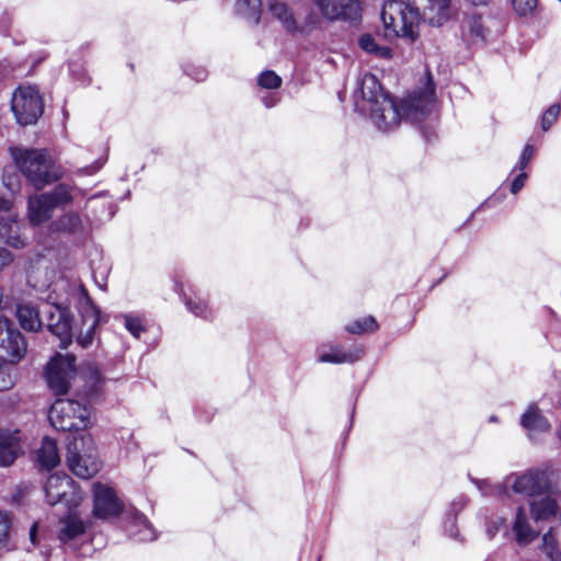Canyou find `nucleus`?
I'll return each mask as SVG.
<instances>
[{
	"mask_svg": "<svg viewBox=\"0 0 561 561\" xmlns=\"http://www.w3.org/2000/svg\"><path fill=\"white\" fill-rule=\"evenodd\" d=\"M477 488L480 490L483 496H493L500 500L510 497L511 482H507V478L503 483L492 484L489 480H473Z\"/></svg>",
	"mask_w": 561,
	"mask_h": 561,
	"instance_id": "nucleus-30",
	"label": "nucleus"
},
{
	"mask_svg": "<svg viewBox=\"0 0 561 561\" xmlns=\"http://www.w3.org/2000/svg\"><path fill=\"white\" fill-rule=\"evenodd\" d=\"M92 438L89 435L75 437L67 446V465L69 470L81 479H89L101 469V462L95 449L92 447Z\"/></svg>",
	"mask_w": 561,
	"mask_h": 561,
	"instance_id": "nucleus-5",
	"label": "nucleus"
},
{
	"mask_svg": "<svg viewBox=\"0 0 561 561\" xmlns=\"http://www.w3.org/2000/svg\"><path fill=\"white\" fill-rule=\"evenodd\" d=\"M50 228L55 232L67 234H79L85 231L83 220L76 211L65 213L51 222Z\"/></svg>",
	"mask_w": 561,
	"mask_h": 561,
	"instance_id": "nucleus-24",
	"label": "nucleus"
},
{
	"mask_svg": "<svg viewBox=\"0 0 561 561\" xmlns=\"http://www.w3.org/2000/svg\"><path fill=\"white\" fill-rule=\"evenodd\" d=\"M11 108L19 124L31 125L43 114V101L36 88L19 87L12 95Z\"/></svg>",
	"mask_w": 561,
	"mask_h": 561,
	"instance_id": "nucleus-6",
	"label": "nucleus"
},
{
	"mask_svg": "<svg viewBox=\"0 0 561 561\" xmlns=\"http://www.w3.org/2000/svg\"><path fill=\"white\" fill-rule=\"evenodd\" d=\"M93 495V513L96 517L106 518L121 513L123 508L122 503L112 488L101 483H94Z\"/></svg>",
	"mask_w": 561,
	"mask_h": 561,
	"instance_id": "nucleus-15",
	"label": "nucleus"
},
{
	"mask_svg": "<svg viewBox=\"0 0 561 561\" xmlns=\"http://www.w3.org/2000/svg\"><path fill=\"white\" fill-rule=\"evenodd\" d=\"M490 422H497V417H496L495 415H492V416L490 417Z\"/></svg>",
	"mask_w": 561,
	"mask_h": 561,
	"instance_id": "nucleus-52",
	"label": "nucleus"
},
{
	"mask_svg": "<svg viewBox=\"0 0 561 561\" xmlns=\"http://www.w3.org/2000/svg\"><path fill=\"white\" fill-rule=\"evenodd\" d=\"M14 382L13 367L10 364L0 362V391L12 388Z\"/></svg>",
	"mask_w": 561,
	"mask_h": 561,
	"instance_id": "nucleus-41",
	"label": "nucleus"
},
{
	"mask_svg": "<svg viewBox=\"0 0 561 561\" xmlns=\"http://www.w3.org/2000/svg\"><path fill=\"white\" fill-rule=\"evenodd\" d=\"M131 527L138 528L137 531L130 529L134 537L139 541H152L157 538L156 531L148 518L139 511H134L131 515Z\"/></svg>",
	"mask_w": 561,
	"mask_h": 561,
	"instance_id": "nucleus-28",
	"label": "nucleus"
},
{
	"mask_svg": "<svg viewBox=\"0 0 561 561\" xmlns=\"http://www.w3.org/2000/svg\"><path fill=\"white\" fill-rule=\"evenodd\" d=\"M39 314H42L41 310L30 304L16 306L15 316L20 325L26 331L37 332L42 329L43 321Z\"/></svg>",
	"mask_w": 561,
	"mask_h": 561,
	"instance_id": "nucleus-26",
	"label": "nucleus"
},
{
	"mask_svg": "<svg viewBox=\"0 0 561 561\" xmlns=\"http://www.w3.org/2000/svg\"><path fill=\"white\" fill-rule=\"evenodd\" d=\"M520 425L530 434L547 432L550 427L549 421L535 403L530 404L522 415Z\"/></svg>",
	"mask_w": 561,
	"mask_h": 561,
	"instance_id": "nucleus-25",
	"label": "nucleus"
},
{
	"mask_svg": "<svg viewBox=\"0 0 561 561\" xmlns=\"http://www.w3.org/2000/svg\"><path fill=\"white\" fill-rule=\"evenodd\" d=\"M35 461L42 469L50 470L59 465L60 456L57 444L49 437H44L41 447L35 451Z\"/></svg>",
	"mask_w": 561,
	"mask_h": 561,
	"instance_id": "nucleus-21",
	"label": "nucleus"
},
{
	"mask_svg": "<svg viewBox=\"0 0 561 561\" xmlns=\"http://www.w3.org/2000/svg\"><path fill=\"white\" fill-rule=\"evenodd\" d=\"M44 490L47 503L50 505L65 503L66 506L71 507L77 505L80 500L75 481L65 473L50 474L45 483Z\"/></svg>",
	"mask_w": 561,
	"mask_h": 561,
	"instance_id": "nucleus-12",
	"label": "nucleus"
},
{
	"mask_svg": "<svg viewBox=\"0 0 561 561\" xmlns=\"http://www.w3.org/2000/svg\"><path fill=\"white\" fill-rule=\"evenodd\" d=\"M512 537L517 546L526 547L531 543L539 535L529 522L528 515L524 507H518L512 524Z\"/></svg>",
	"mask_w": 561,
	"mask_h": 561,
	"instance_id": "nucleus-17",
	"label": "nucleus"
},
{
	"mask_svg": "<svg viewBox=\"0 0 561 561\" xmlns=\"http://www.w3.org/2000/svg\"><path fill=\"white\" fill-rule=\"evenodd\" d=\"M537 3V0H512L513 8L519 15L531 13L536 9Z\"/></svg>",
	"mask_w": 561,
	"mask_h": 561,
	"instance_id": "nucleus-43",
	"label": "nucleus"
},
{
	"mask_svg": "<svg viewBox=\"0 0 561 561\" xmlns=\"http://www.w3.org/2000/svg\"><path fill=\"white\" fill-rule=\"evenodd\" d=\"M186 73L197 82H202L207 78V71L204 68L192 69V71H186Z\"/></svg>",
	"mask_w": 561,
	"mask_h": 561,
	"instance_id": "nucleus-48",
	"label": "nucleus"
},
{
	"mask_svg": "<svg viewBox=\"0 0 561 561\" xmlns=\"http://www.w3.org/2000/svg\"><path fill=\"white\" fill-rule=\"evenodd\" d=\"M514 493L535 497L548 494L551 491V482L546 471L529 469L524 473H513L507 477Z\"/></svg>",
	"mask_w": 561,
	"mask_h": 561,
	"instance_id": "nucleus-8",
	"label": "nucleus"
},
{
	"mask_svg": "<svg viewBox=\"0 0 561 561\" xmlns=\"http://www.w3.org/2000/svg\"><path fill=\"white\" fill-rule=\"evenodd\" d=\"M359 93L365 102V110L369 111L370 119L382 131L396 128L403 117L413 123L421 122L434 107V87L409 95L398 105L371 73L363 76Z\"/></svg>",
	"mask_w": 561,
	"mask_h": 561,
	"instance_id": "nucleus-1",
	"label": "nucleus"
},
{
	"mask_svg": "<svg viewBox=\"0 0 561 561\" xmlns=\"http://www.w3.org/2000/svg\"><path fill=\"white\" fill-rule=\"evenodd\" d=\"M10 526L11 515L8 512H0V551L10 549Z\"/></svg>",
	"mask_w": 561,
	"mask_h": 561,
	"instance_id": "nucleus-39",
	"label": "nucleus"
},
{
	"mask_svg": "<svg viewBox=\"0 0 561 561\" xmlns=\"http://www.w3.org/2000/svg\"><path fill=\"white\" fill-rule=\"evenodd\" d=\"M91 407L71 399H57L50 407L48 419L58 431H81L91 424Z\"/></svg>",
	"mask_w": 561,
	"mask_h": 561,
	"instance_id": "nucleus-4",
	"label": "nucleus"
},
{
	"mask_svg": "<svg viewBox=\"0 0 561 561\" xmlns=\"http://www.w3.org/2000/svg\"><path fill=\"white\" fill-rule=\"evenodd\" d=\"M270 11L274 18H276L285 27V30L295 34V28L297 27V18L290 12L289 8L277 0H272L270 2Z\"/></svg>",
	"mask_w": 561,
	"mask_h": 561,
	"instance_id": "nucleus-29",
	"label": "nucleus"
},
{
	"mask_svg": "<svg viewBox=\"0 0 561 561\" xmlns=\"http://www.w3.org/2000/svg\"><path fill=\"white\" fill-rule=\"evenodd\" d=\"M27 205L28 220L34 226H38L50 219L53 211L55 210L54 205L45 193L31 196Z\"/></svg>",
	"mask_w": 561,
	"mask_h": 561,
	"instance_id": "nucleus-18",
	"label": "nucleus"
},
{
	"mask_svg": "<svg viewBox=\"0 0 561 561\" xmlns=\"http://www.w3.org/2000/svg\"><path fill=\"white\" fill-rule=\"evenodd\" d=\"M30 540L32 545L34 546L36 543V536H37V524L34 523L28 531Z\"/></svg>",
	"mask_w": 561,
	"mask_h": 561,
	"instance_id": "nucleus-51",
	"label": "nucleus"
},
{
	"mask_svg": "<svg viewBox=\"0 0 561 561\" xmlns=\"http://www.w3.org/2000/svg\"><path fill=\"white\" fill-rule=\"evenodd\" d=\"M262 102L266 107H273L277 104L278 99L273 94L262 96Z\"/></svg>",
	"mask_w": 561,
	"mask_h": 561,
	"instance_id": "nucleus-49",
	"label": "nucleus"
},
{
	"mask_svg": "<svg viewBox=\"0 0 561 561\" xmlns=\"http://www.w3.org/2000/svg\"><path fill=\"white\" fill-rule=\"evenodd\" d=\"M48 331L59 340V347L66 348L72 342L71 317L66 308L56 304H44L41 308Z\"/></svg>",
	"mask_w": 561,
	"mask_h": 561,
	"instance_id": "nucleus-9",
	"label": "nucleus"
},
{
	"mask_svg": "<svg viewBox=\"0 0 561 561\" xmlns=\"http://www.w3.org/2000/svg\"><path fill=\"white\" fill-rule=\"evenodd\" d=\"M451 528H454V525H451ZM450 536L451 537H456L457 536V533H454L453 529H450Z\"/></svg>",
	"mask_w": 561,
	"mask_h": 561,
	"instance_id": "nucleus-53",
	"label": "nucleus"
},
{
	"mask_svg": "<svg viewBox=\"0 0 561 561\" xmlns=\"http://www.w3.org/2000/svg\"><path fill=\"white\" fill-rule=\"evenodd\" d=\"M184 302L187 310L194 316L206 320L213 319L214 311L204 299L199 297L185 298Z\"/></svg>",
	"mask_w": 561,
	"mask_h": 561,
	"instance_id": "nucleus-36",
	"label": "nucleus"
},
{
	"mask_svg": "<svg viewBox=\"0 0 561 561\" xmlns=\"http://www.w3.org/2000/svg\"><path fill=\"white\" fill-rule=\"evenodd\" d=\"M257 83L263 89L274 90L280 87L282 78L276 72L266 70L259 76Z\"/></svg>",
	"mask_w": 561,
	"mask_h": 561,
	"instance_id": "nucleus-40",
	"label": "nucleus"
},
{
	"mask_svg": "<svg viewBox=\"0 0 561 561\" xmlns=\"http://www.w3.org/2000/svg\"><path fill=\"white\" fill-rule=\"evenodd\" d=\"M358 45L368 54H373L385 59H390L392 57L391 49L387 46L378 45L375 38L369 34L362 35L358 39Z\"/></svg>",
	"mask_w": 561,
	"mask_h": 561,
	"instance_id": "nucleus-32",
	"label": "nucleus"
},
{
	"mask_svg": "<svg viewBox=\"0 0 561 561\" xmlns=\"http://www.w3.org/2000/svg\"><path fill=\"white\" fill-rule=\"evenodd\" d=\"M378 328L377 321L374 317L368 316L353 321L345 327V330L351 334L371 333Z\"/></svg>",
	"mask_w": 561,
	"mask_h": 561,
	"instance_id": "nucleus-37",
	"label": "nucleus"
},
{
	"mask_svg": "<svg viewBox=\"0 0 561 561\" xmlns=\"http://www.w3.org/2000/svg\"><path fill=\"white\" fill-rule=\"evenodd\" d=\"M103 165V162H94L93 164L91 165H88L83 169V173L87 174V175H91V174H94L95 172H98Z\"/></svg>",
	"mask_w": 561,
	"mask_h": 561,
	"instance_id": "nucleus-50",
	"label": "nucleus"
},
{
	"mask_svg": "<svg viewBox=\"0 0 561 561\" xmlns=\"http://www.w3.org/2000/svg\"><path fill=\"white\" fill-rule=\"evenodd\" d=\"M85 523L76 515H68L59 520L57 537L62 545H67L85 533Z\"/></svg>",
	"mask_w": 561,
	"mask_h": 561,
	"instance_id": "nucleus-22",
	"label": "nucleus"
},
{
	"mask_svg": "<svg viewBox=\"0 0 561 561\" xmlns=\"http://www.w3.org/2000/svg\"><path fill=\"white\" fill-rule=\"evenodd\" d=\"M10 154L16 168L36 190H42L61 178L59 168L44 149L11 147Z\"/></svg>",
	"mask_w": 561,
	"mask_h": 561,
	"instance_id": "nucleus-2",
	"label": "nucleus"
},
{
	"mask_svg": "<svg viewBox=\"0 0 561 561\" xmlns=\"http://www.w3.org/2000/svg\"><path fill=\"white\" fill-rule=\"evenodd\" d=\"M21 433L19 430L0 428V467L11 466L21 455Z\"/></svg>",
	"mask_w": 561,
	"mask_h": 561,
	"instance_id": "nucleus-16",
	"label": "nucleus"
},
{
	"mask_svg": "<svg viewBox=\"0 0 561 561\" xmlns=\"http://www.w3.org/2000/svg\"><path fill=\"white\" fill-rule=\"evenodd\" d=\"M504 524H505V519L502 517H497L496 519L489 523L488 527H486V534H488L489 538L492 539L500 531V529L504 526Z\"/></svg>",
	"mask_w": 561,
	"mask_h": 561,
	"instance_id": "nucleus-45",
	"label": "nucleus"
},
{
	"mask_svg": "<svg viewBox=\"0 0 561 561\" xmlns=\"http://www.w3.org/2000/svg\"><path fill=\"white\" fill-rule=\"evenodd\" d=\"M423 19L432 26H440L450 19V0H426Z\"/></svg>",
	"mask_w": 561,
	"mask_h": 561,
	"instance_id": "nucleus-20",
	"label": "nucleus"
},
{
	"mask_svg": "<svg viewBox=\"0 0 561 561\" xmlns=\"http://www.w3.org/2000/svg\"><path fill=\"white\" fill-rule=\"evenodd\" d=\"M540 550L545 553L547 561H561V552L558 549V542L553 529H549L542 536Z\"/></svg>",
	"mask_w": 561,
	"mask_h": 561,
	"instance_id": "nucleus-34",
	"label": "nucleus"
},
{
	"mask_svg": "<svg viewBox=\"0 0 561 561\" xmlns=\"http://www.w3.org/2000/svg\"><path fill=\"white\" fill-rule=\"evenodd\" d=\"M123 320L125 329L136 339L146 331L142 319L137 316L124 314Z\"/></svg>",
	"mask_w": 561,
	"mask_h": 561,
	"instance_id": "nucleus-38",
	"label": "nucleus"
},
{
	"mask_svg": "<svg viewBox=\"0 0 561 561\" xmlns=\"http://www.w3.org/2000/svg\"><path fill=\"white\" fill-rule=\"evenodd\" d=\"M560 105L559 104H552L549 106L541 118V128L547 131L550 129V127L554 124V122L558 119L560 114Z\"/></svg>",
	"mask_w": 561,
	"mask_h": 561,
	"instance_id": "nucleus-42",
	"label": "nucleus"
},
{
	"mask_svg": "<svg viewBox=\"0 0 561 561\" xmlns=\"http://www.w3.org/2000/svg\"><path fill=\"white\" fill-rule=\"evenodd\" d=\"M261 0H237L236 11L253 24H259L261 19Z\"/></svg>",
	"mask_w": 561,
	"mask_h": 561,
	"instance_id": "nucleus-31",
	"label": "nucleus"
},
{
	"mask_svg": "<svg viewBox=\"0 0 561 561\" xmlns=\"http://www.w3.org/2000/svg\"><path fill=\"white\" fill-rule=\"evenodd\" d=\"M27 343L12 320L0 317V358L19 362L26 353Z\"/></svg>",
	"mask_w": 561,
	"mask_h": 561,
	"instance_id": "nucleus-10",
	"label": "nucleus"
},
{
	"mask_svg": "<svg viewBox=\"0 0 561 561\" xmlns=\"http://www.w3.org/2000/svg\"><path fill=\"white\" fill-rule=\"evenodd\" d=\"M527 180V173L524 172V170L513 180L511 184V192L513 194L518 193L523 186L525 185V182Z\"/></svg>",
	"mask_w": 561,
	"mask_h": 561,
	"instance_id": "nucleus-46",
	"label": "nucleus"
},
{
	"mask_svg": "<svg viewBox=\"0 0 561 561\" xmlns=\"http://www.w3.org/2000/svg\"><path fill=\"white\" fill-rule=\"evenodd\" d=\"M558 512V504L550 495L530 502V513L535 520H548Z\"/></svg>",
	"mask_w": 561,
	"mask_h": 561,
	"instance_id": "nucleus-27",
	"label": "nucleus"
},
{
	"mask_svg": "<svg viewBox=\"0 0 561 561\" xmlns=\"http://www.w3.org/2000/svg\"><path fill=\"white\" fill-rule=\"evenodd\" d=\"M318 561H320V558L318 559Z\"/></svg>",
	"mask_w": 561,
	"mask_h": 561,
	"instance_id": "nucleus-55",
	"label": "nucleus"
},
{
	"mask_svg": "<svg viewBox=\"0 0 561 561\" xmlns=\"http://www.w3.org/2000/svg\"><path fill=\"white\" fill-rule=\"evenodd\" d=\"M98 285L100 286L101 289H105V283L104 284L98 283Z\"/></svg>",
	"mask_w": 561,
	"mask_h": 561,
	"instance_id": "nucleus-54",
	"label": "nucleus"
},
{
	"mask_svg": "<svg viewBox=\"0 0 561 561\" xmlns=\"http://www.w3.org/2000/svg\"><path fill=\"white\" fill-rule=\"evenodd\" d=\"M385 36L401 37L413 43L419 37V9L400 0H388L381 11Z\"/></svg>",
	"mask_w": 561,
	"mask_h": 561,
	"instance_id": "nucleus-3",
	"label": "nucleus"
},
{
	"mask_svg": "<svg viewBox=\"0 0 561 561\" xmlns=\"http://www.w3.org/2000/svg\"><path fill=\"white\" fill-rule=\"evenodd\" d=\"M55 208L69 205L73 201L72 188L67 184H58L53 191L45 193Z\"/></svg>",
	"mask_w": 561,
	"mask_h": 561,
	"instance_id": "nucleus-33",
	"label": "nucleus"
},
{
	"mask_svg": "<svg viewBox=\"0 0 561 561\" xmlns=\"http://www.w3.org/2000/svg\"><path fill=\"white\" fill-rule=\"evenodd\" d=\"M364 353V348L362 346H354L350 350H345L340 345H332L330 347V352H323L319 355V363H329V364H353L360 359Z\"/></svg>",
	"mask_w": 561,
	"mask_h": 561,
	"instance_id": "nucleus-19",
	"label": "nucleus"
},
{
	"mask_svg": "<svg viewBox=\"0 0 561 561\" xmlns=\"http://www.w3.org/2000/svg\"><path fill=\"white\" fill-rule=\"evenodd\" d=\"M312 3L329 21L357 20L362 12L358 0H312Z\"/></svg>",
	"mask_w": 561,
	"mask_h": 561,
	"instance_id": "nucleus-13",
	"label": "nucleus"
},
{
	"mask_svg": "<svg viewBox=\"0 0 561 561\" xmlns=\"http://www.w3.org/2000/svg\"><path fill=\"white\" fill-rule=\"evenodd\" d=\"M462 39L470 45L484 43L485 28L482 24L481 16L472 14L466 16L461 26Z\"/></svg>",
	"mask_w": 561,
	"mask_h": 561,
	"instance_id": "nucleus-23",
	"label": "nucleus"
},
{
	"mask_svg": "<svg viewBox=\"0 0 561 561\" xmlns=\"http://www.w3.org/2000/svg\"><path fill=\"white\" fill-rule=\"evenodd\" d=\"M0 239L8 245L22 249L26 245V238L21 231L18 213L13 203L0 196Z\"/></svg>",
	"mask_w": 561,
	"mask_h": 561,
	"instance_id": "nucleus-11",
	"label": "nucleus"
},
{
	"mask_svg": "<svg viewBox=\"0 0 561 561\" xmlns=\"http://www.w3.org/2000/svg\"><path fill=\"white\" fill-rule=\"evenodd\" d=\"M79 300L81 302V313L83 318V323L87 325V329L81 331L77 336V343L82 348H88L92 345L95 329L100 323V311L92 304L87 289L83 286L78 287Z\"/></svg>",
	"mask_w": 561,
	"mask_h": 561,
	"instance_id": "nucleus-14",
	"label": "nucleus"
},
{
	"mask_svg": "<svg viewBox=\"0 0 561 561\" xmlns=\"http://www.w3.org/2000/svg\"><path fill=\"white\" fill-rule=\"evenodd\" d=\"M13 262L12 253L5 248L0 247V272Z\"/></svg>",
	"mask_w": 561,
	"mask_h": 561,
	"instance_id": "nucleus-47",
	"label": "nucleus"
},
{
	"mask_svg": "<svg viewBox=\"0 0 561 561\" xmlns=\"http://www.w3.org/2000/svg\"><path fill=\"white\" fill-rule=\"evenodd\" d=\"M76 357L71 354H56L47 364L45 378L55 394H65L76 375Z\"/></svg>",
	"mask_w": 561,
	"mask_h": 561,
	"instance_id": "nucleus-7",
	"label": "nucleus"
},
{
	"mask_svg": "<svg viewBox=\"0 0 561 561\" xmlns=\"http://www.w3.org/2000/svg\"><path fill=\"white\" fill-rule=\"evenodd\" d=\"M534 147L531 145H526L523 149V152L519 157V160L518 162L516 163L515 168L513 171L515 170H519V171H523L527 164L529 163V161L531 160L533 156H534Z\"/></svg>",
	"mask_w": 561,
	"mask_h": 561,
	"instance_id": "nucleus-44",
	"label": "nucleus"
},
{
	"mask_svg": "<svg viewBox=\"0 0 561 561\" xmlns=\"http://www.w3.org/2000/svg\"><path fill=\"white\" fill-rule=\"evenodd\" d=\"M321 24V18L319 14L309 10L306 12L304 19L301 21L297 20V27L295 28V34H300L308 36L314 30H317Z\"/></svg>",
	"mask_w": 561,
	"mask_h": 561,
	"instance_id": "nucleus-35",
	"label": "nucleus"
}]
</instances>
